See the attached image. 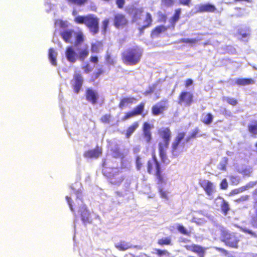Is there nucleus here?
I'll use <instances>...</instances> for the list:
<instances>
[{
  "label": "nucleus",
  "instance_id": "0e129e2a",
  "mask_svg": "<svg viewBox=\"0 0 257 257\" xmlns=\"http://www.w3.org/2000/svg\"><path fill=\"white\" fill-rule=\"evenodd\" d=\"M240 34L243 38H245L249 34V33L248 32V33H242L240 32Z\"/></svg>",
  "mask_w": 257,
  "mask_h": 257
},
{
  "label": "nucleus",
  "instance_id": "49530a36",
  "mask_svg": "<svg viewBox=\"0 0 257 257\" xmlns=\"http://www.w3.org/2000/svg\"><path fill=\"white\" fill-rule=\"evenodd\" d=\"M82 69L85 73H88L92 71L93 68L89 64H87L85 66L83 67Z\"/></svg>",
  "mask_w": 257,
  "mask_h": 257
},
{
  "label": "nucleus",
  "instance_id": "4d7b16f0",
  "mask_svg": "<svg viewBox=\"0 0 257 257\" xmlns=\"http://www.w3.org/2000/svg\"><path fill=\"white\" fill-rule=\"evenodd\" d=\"M180 3L184 5H188L191 0H179Z\"/></svg>",
  "mask_w": 257,
  "mask_h": 257
},
{
  "label": "nucleus",
  "instance_id": "bf43d9fd",
  "mask_svg": "<svg viewBox=\"0 0 257 257\" xmlns=\"http://www.w3.org/2000/svg\"><path fill=\"white\" fill-rule=\"evenodd\" d=\"M253 194L255 200V207H257V189L254 191Z\"/></svg>",
  "mask_w": 257,
  "mask_h": 257
},
{
  "label": "nucleus",
  "instance_id": "09e8293b",
  "mask_svg": "<svg viewBox=\"0 0 257 257\" xmlns=\"http://www.w3.org/2000/svg\"><path fill=\"white\" fill-rule=\"evenodd\" d=\"M55 25L56 26L64 27L65 26V23L61 20H58L55 22Z\"/></svg>",
  "mask_w": 257,
  "mask_h": 257
},
{
  "label": "nucleus",
  "instance_id": "7c9ffc66",
  "mask_svg": "<svg viewBox=\"0 0 257 257\" xmlns=\"http://www.w3.org/2000/svg\"><path fill=\"white\" fill-rule=\"evenodd\" d=\"M181 14V10L178 9L176 10L175 13L173 17L170 19V22L173 27H174L175 23L179 20Z\"/></svg>",
  "mask_w": 257,
  "mask_h": 257
},
{
  "label": "nucleus",
  "instance_id": "f257e3e1",
  "mask_svg": "<svg viewBox=\"0 0 257 257\" xmlns=\"http://www.w3.org/2000/svg\"><path fill=\"white\" fill-rule=\"evenodd\" d=\"M81 187V184L79 182H75L74 184H72L71 186V189L74 194L70 196H66V199L71 210L73 211V202L72 197L75 198V202L74 203V205L75 206H78L79 207V212L81 215L82 220L84 223H89L90 222V213L82 200Z\"/></svg>",
  "mask_w": 257,
  "mask_h": 257
},
{
  "label": "nucleus",
  "instance_id": "412c9836",
  "mask_svg": "<svg viewBox=\"0 0 257 257\" xmlns=\"http://www.w3.org/2000/svg\"><path fill=\"white\" fill-rule=\"evenodd\" d=\"M215 202L217 204L220 205L222 212L226 215L229 210V205L223 198H219L216 199Z\"/></svg>",
  "mask_w": 257,
  "mask_h": 257
},
{
  "label": "nucleus",
  "instance_id": "8fccbe9b",
  "mask_svg": "<svg viewBox=\"0 0 257 257\" xmlns=\"http://www.w3.org/2000/svg\"><path fill=\"white\" fill-rule=\"evenodd\" d=\"M109 119H110V115H107V114H106V115L103 116L101 118L102 121L103 122H105V123L108 122Z\"/></svg>",
  "mask_w": 257,
  "mask_h": 257
},
{
  "label": "nucleus",
  "instance_id": "3c124183",
  "mask_svg": "<svg viewBox=\"0 0 257 257\" xmlns=\"http://www.w3.org/2000/svg\"><path fill=\"white\" fill-rule=\"evenodd\" d=\"M163 4L166 6H170L173 5V0H163Z\"/></svg>",
  "mask_w": 257,
  "mask_h": 257
},
{
  "label": "nucleus",
  "instance_id": "20e7f679",
  "mask_svg": "<svg viewBox=\"0 0 257 257\" xmlns=\"http://www.w3.org/2000/svg\"><path fill=\"white\" fill-rule=\"evenodd\" d=\"M160 135L163 141L159 143L160 157L163 162L168 164L170 161L166 156V152L169 144L171 133L169 128H164L160 131Z\"/></svg>",
  "mask_w": 257,
  "mask_h": 257
},
{
  "label": "nucleus",
  "instance_id": "f03ea898",
  "mask_svg": "<svg viewBox=\"0 0 257 257\" xmlns=\"http://www.w3.org/2000/svg\"><path fill=\"white\" fill-rule=\"evenodd\" d=\"M89 50L87 45L82 47L69 46L66 48L65 56L67 60L70 63H75L77 59L83 61L88 55Z\"/></svg>",
  "mask_w": 257,
  "mask_h": 257
},
{
  "label": "nucleus",
  "instance_id": "9b49d317",
  "mask_svg": "<svg viewBox=\"0 0 257 257\" xmlns=\"http://www.w3.org/2000/svg\"><path fill=\"white\" fill-rule=\"evenodd\" d=\"M200 185L204 189L206 194L210 196L214 192V186L213 184L207 180H200Z\"/></svg>",
  "mask_w": 257,
  "mask_h": 257
},
{
  "label": "nucleus",
  "instance_id": "39448f33",
  "mask_svg": "<svg viewBox=\"0 0 257 257\" xmlns=\"http://www.w3.org/2000/svg\"><path fill=\"white\" fill-rule=\"evenodd\" d=\"M133 21L139 26V29L141 32L149 27L152 22L151 15L147 13L146 15H144L141 9L137 11Z\"/></svg>",
  "mask_w": 257,
  "mask_h": 257
},
{
  "label": "nucleus",
  "instance_id": "4468645a",
  "mask_svg": "<svg viewBox=\"0 0 257 257\" xmlns=\"http://www.w3.org/2000/svg\"><path fill=\"white\" fill-rule=\"evenodd\" d=\"M167 107V101H162L157 103L153 107L152 112L154 114L158 115L166 109Z\"/></svg>",
  "mask_w": 257,
  "mask_h": 257
},
{
  "label": "nucleus",
  "instance_id": "473e14b6",
  "mask_svg": "<svg viewBox=\"0 0 257 257\" xmlns=\"http://www.w3.org/2000/svg\"><path fill=\"white\" fill-rule=\"evenodd\" d=\"M201 40L202 38L200 36H198L197 38L194 39H182L180 41L185 43L195 44Z\"/></svg>",
  "mask_w": 257,
  "mask_h": 257
},
{
  "label": "nucleus",
  "instance_id": "e433bc0d",
  "mask_svg": "<svg viewBox=\"0 0 257 257\" xmlns=\"http://www.w3.org/2000/svg\"><path fill=\"white\" fill-rule=\"evenodd\" d=\"M176 227L180 233L187 235L189 234L190 232L182 225L176 224Z\"/></svg>",
  "mask_w": 257,
  "mask_h": 257
},
{
  "label": "nucleus",
  "instance_id": "6ab92c4d",
  "mask_svg": "<svg viewBox=\"0 0 257 257\" xmlns=\"http://www.w3.org/2000/svg\"><path fill=\"white\" fill-rule=\"evenodd\" d=\"M144 103H141L140 105L137 106L133 111L127 113L124 116V119H127L136 115L141 114L144 110Z\"/></svg>",
  "mask_w": 257,
  "mask_h": 257
},
{
  "label": "nucleus",
  "instance_id": "37998d69",
  "mask_svg": "<svg viewBox=\"0 0 257 257\" xmlns=\"http://www.w3.org/2000/svg\"><path fill=\"white\" fill-rule=\"evenodd\" d=\"M143 161L140 157L138 156L136 159V166L138 170H140L143 165Z\"/></svg>",
  "mask_w": 257,
  "mask_h": 257
},
{
  "label": "nucleus",
  "instance_id": "f3484780",
  "mask_svg": "<svg viewBox=\"0 0 257 257\" xmlns=\"http://www.w3.org/2000/svg\"><path fill=\"white\" fill-rule=\"evenodd\" d=\"M196 8L198 9L197 12L200 13L213 12L216 10L214 6L209 4L198 5Z\"/></svg>",
  "mask_w": 257,
  "mask_h": 257
},
{
  "label": "nucleus",
  "instance_id": "423d86ee",
  "mask_svg": "<svg viewBox=\"0 0 257 257\" xmlns=\"http://www.w3.org/2000/svg\"><path fill=\"white\" fill-rule=\"evenodd\" d=\"M75 21L78 24H85L93 34H96L98 32V19L92 16L86 17L78 16L75 17Z\"/></svg>",
  "mask_w": 257,
  "mask_h": 257
},
{
  "label": "nucleus",
  "instance_id": "5fc2aeb1",
  "mask_svg": "<svg viewBox=\"0 0 257 257\" xmlns=\"http://www.w3.org/2000/svg\"><path fill=\"white\" fill-rule=\"evenodd\" d=\"M160 195L162 198L167 199V193L165 191H164L163 190H160Z\"/></svg>",
  "mask_w": 257,
  "mask_h": 257
},
{
  "label": "nucleus",
  "instance_id": "7ed1b4c3",
  "mask_svg": "<svg viewBox=\"0 0 257 257\" xmlns=\"http://www.w3.org/2000/svg\"><path fill=\"white\" fill-rule=\"evenodd\" d=\"M142 54V49L138 47L128 49L122 53V59L126 64L134 65L140 61Z\"/></svg>",
  "mask_w": 257,
  "mask_h": 257
},
{
  "label": "nucleus",
  "instance_id": "9d476101",
  "mask_svg": "<svg viewBox=\"0 0 257 257\" xmlns=\"http://www.w3.org/2000/svg\"><path fill=\"white\" fill-rule=\"evenodd\" d=\"M193 95L189 92H182L180 95L178 103L180 105H190L192 101Z\"/></svg>",
  "mask_w": 257,
  "mask_h": 257
},
{
  "label": "nucleus",
  "instance_id": "72a5a7b5",
  "mask_svg": "<svg viewBox=\"0 0 257 257\" xmlns=\"http://www.w3.org/2000/svg\"><path fill=\"white\" fill-rule=\"evenodd\" d=\"M237 171L244 176H249L251 172L250 169L247 168L246 167L243 166L239 167L237 169Z\"/></svg>",
  "mask_w": 257,
  "mask_h": 257
},
{
  "label": "nucleus",
  "instance_id": "338daca9",
  "mask_svg": "<svg viewBox=\"0 0 257 257\" xmlns=\"http://www.w3.org/2000/svg\"><path fill=\"white\" fill-rule=\"evenodd\" d=\"M123 180V178L121 177V178L119 180V181H117V182H113V181H111V182L112 183H115V184H117V183H120L122 180Z\"/></svg>",
  "mask_w": 257,
  "mask_h": 257
},
{
  "label": "nucleus",
  "instance_id": "1a4fd4ad",
  "mask_svg": "<svg viewBox=\"0 0 257 257\" xmlns=\"http://www.w3.org/2000/svg\"><path fill=\"white\" fill-rule=\"evenodd\" d=\"M83 83V79L82 76L78 73H75L73 79L71 80V84L75 93L79 92Z\"/></svg>",
  "mask_w": 257,
  "mask_h": 257
},
{
  "label": "nucleus",
  "instance_id": "13d9d810",
  "mask_svg": "<svg viewBox=\"0 0 257 257\" xmlns=\"http://www.w3.org/2000/svg\"><path fill=\"white\" fill-rule=\"evenodd\" d=\"M235 80H236V78L235 79H230L229 80H228L227 82L228 83V84L230 85H234L236 84V83H235Z\"/></svg>",
  "mask_w": 257,
  "mask_h": 257
},
{
  "label": "nucleus",
  "instance_id": "5701e85b",
  "mask_svg": "<svg viewBox=\"0 0 257 257\" xmlns=\"http://www.w3.org/2000/svg\"><path fill=\"white\" fill-rule=\"evenodd\" d=\"M235 83L239 86H245L253 84L254 81L252 79L248 78H236Z\"/></svg>",
  "mask_w": 257,
  "mask_h": 257
},
{
  "label": "nucleus",
  "instance_id": "ea45409f",
  "mask_svg": "<svg viewBox=\"0 0 257 257\" xmlns=\"http://www.w3.org/2000/svg\"><path fill=\"white\" fill-rule=\"evenodd\" d=\"M224 100L233 106L236 105L237 103V100L235 99L229 97H224Z\"/></svg>",
  "mask_w": 257,
  "mask_h": 257
},
{
  "label": "nucleus",
  "instance_id": "052dcab7",
  "mask_svg": "<svg viewBox=\"0 0 257 257\" xmlns=\"http://www.w3.org/2000/svg\"><path fill=\"white\" fill-rule=\"evenodd\" d=\"M193 83V80L192 79H188L186 80V87H188L189 86H190L191 85H192Z\"/></svg>",
  "mask_w": 257,
  "mask_h": 257
},
{
  "label": "nucleus",
  "instance_id": "c756f323",
  "mask_svg": "<svg viewBox=\"0 0 257 257\" xmlns=\"http://www.w3.org/2000/svg\"><path fill=\"white\" fill-rule=\"evenodd\" d=\"M253 185V184H252L251 185L249 183L245 186H243V187H240L239 188L235 189L232 190V191L231 192V194L232 195H233V194H237L240 193L242 192L243 191L247 190L249 187H252Z\"/></svg>",
  "mask_w": 257,
  "mask_h": 257
},
{
  "label": "nucleus",
  "instance_id": "774afa93",
  "mask_svg": "<svg viewBox=\"0 0 257 257\" xmlns=\"http://www.w3.org/2000/svg\"><path fill=\"white\" fill-rule=\"evenodd\" d=\"M217 249L219 250H221L222 252L223 253H225V255H226V251L225 250H224V249H222V248H217Z\"/></svg>",
  "mask_w": 257,
  "mask_h": 257
},
{
  "label": "nucleus",
  "instance_id": "a878e982",
  "mask_svg": "<svg viewBox=\"0 0 257 257\" xmlns=\"http://www.w3.org/2000/svg\"><path fill=\"white\" fill-rule=\"evenodd\" d=\"M75 38V46L76 47H82L84 45H81V43H82L83 41V34L81 32L75 33V36H74Z\"/></svg>",
  "mask_w": 257,
  "mask_h": 257
},
{
  "label": "nucleus",
  "instance_id": "6e6d98bb",
  "mask_svg": "<svg viewBox=\"0 0 257 257\" xmlns=\"http://www.w3.org/2000/svg\"><path fill=\"white\" fill-rule=\"evenodd\" d=\"M248 196L247 195L242 196L241 197H240L239 198H238L237 200V201L238 202H242V201L247 200L248 199Z\"/></svg>",
  "mask_w": 257,
  "mask_h": 257
},
{
  "label": "nucleus",
  "instance_id": "864d4df0",
  "mask_svg": "<svg viewBox=\"0 0 257 257\" xmlns=\"http://www.w3.org/2000/svg\"><path fill=\"white\" fill-rule=\"evenodd\" d=\"M124 4V0H116V4L119 8H122Z\"/></svg>",
  "mask_w": 257,
  "mask_h": 257
},
{
  "label": "nucleus",
  "instance_id": "bb28decb",
  "mask_svg": "<svg viewBox=\"0 0 257 257\" xmlns=\"http://www.w3.org/2000/svg\"><path fill=\"white\" fill-rule=\"evenodd\" d=\"M213 115L209 113H203L201 117V121L206 124H210L213 120Z\"/></svg>",
  "mask_w": 257,
  "mask_h": 257
},
{
  "label": "nucleus",
  "instance_id": "2f4dec72",
  "mask_svg": "<svg viewBox=\"0 0 257 257\" xmlns=\"http://www.w3.org/2000/svg\"><path fill=\"white\" fill-rule=\"evenodd\" d=\"M134 100L135 99L134 98H124L121 100L119 103V107L121 108H123L127 104L133 103Z\"/></svg>",
  "mask_w": 257,
  "mask_h": 257
},
{
  "label": "nucleus",
  "instance_id": "cd10ccee",
  "mask_svg": "<svg viewBox=\"0 0 257 257\" xmlns=\"http://www.w3.org/2000/svg\"><path fill=\"white\" fill-rule=\"evenodd\" d=\"M227 163L228 158L227 157H223L218 164L217 168L220 170L225 171Z\"/></svg>",
  "mask_w": 257,
  "mask_h": 257
},
{
  "label": "nucleus",
  "instance_id": "e2e57ef3",
  "mask_svg": "<svg viewBox=\"0 0 257 257\" xmlns=\"http://www.w3.org/2000/svg\"><path fill=\"white\" fill-rule=\"evenodd\" d=\"M91 61L93 63H96L98 61V58L96 56H92L91 57Z\"/></svg>",
  "mask_w": 257,
  "mask_h": 257
},
{
  "label": "nucleus",
  "instance_id": "2eb2a0df",
  "mask_svg": "<svg viewBox=\"0 0 257 257\" xmlns=\"http://www.w3.org/2000/svg\"><path fill=\"white\" fill-rule=\"evenodd\" d=\"M185 247L188 250L198 253L199 257H204L205 248H203L201 246L195 244H191L185 245Z\"/></svg>",
  "mask_w": 257,
  "mask_h": 257
},
{
  "label": "nucleus",
  "instance_id": "dca6fc26",
  "mask_svg": "<svg viewBox=\"0 0 257 257\" xmlns=\"http://www.w3.org/2000/svg\"><path fill=\"white\" fill-rule=\"evenodd\" d=\"M185 136V134L184 133H180L176 137L174 142L172 144V154L174 156H176L178 155V153L176 150L178 147L179 144L180 143L181 141L184 139Z\"/></svg>",
  "mask_w": 257,
  "mask_h": 257
},
{
  "label": "nucleus",
  "instance_id": "680f3d73",
  "mask_svg": "<svg viewBox=\"0 0 257 257\" xmlns=\"http://www.w3.org/2000/svg\"><path fill=\"white\" fill-rule=\"evenodd\" d=\"M203 215L205 216L208 219L212 220H213V216L208 213L204 214Z\"/></svg>",
  "mask_w": 257,
  "mask_h": 257
},
{
  "label": "nucleus",
  "instance_id": "4be33fe9",
  "mask_svg": "<svg viewBox=\"0 0 257 257\" xmlns=\"http://www.w3.org/2000/svg\"><path fill=\"white\" fill-rule=\"evenodd\" d=\"M115 246L119 250H125L131 247L132 245L131 243L121 240L115 244Z\"/></svg>",
  "mask_w": 257,
  "mask_h": 257
},
{
  "label": "nucleus",
  "instance_id": "603ef678",
  "mask_svg": "<svg viewBox=\"0 0 257 257\" xmlns=\"http://www.w3.org/2000/svg\"><path fill=\"white\" fill-rule=\"evenodd\" d=\"M109 23V20L108 19L105 20L103 22V30L105 32Z\"/></svg>",
  "mask_w": 257,
  "mask_h": 257
},
{
  "label": "nucleus",
  "instance_id": "f8f14e48",
  "mask_svg": "<svg viewBox=\"0 0 257 257\" xmlns=\"http://www.w3.org/2000/svg\"><path fill=\"white\" fill-rule=\"evenodd\" d=\"M101 149L97 147L95 149L85 152L83 156L88 159H96L101 155Z\"/></svg>",
  "mask_w": 257,
  "mask_h": 257
},
{
  "label": "nucleus",
  "instance_id": "4c0bfd02",
  "mask_svg": "<svg viewBox=\"0 0 257 257\" xmlns=\"http://www.w3.org/2000/svg\"><path fill=\"white\" fill-rule=\"evenodd\" d=\"M230 182L234 185L238 184L240 180V178L238 176L231 175L229 176Z\"/></svg>",
  "mask_w": 257,
  "mask_h": 257
},
{
  "label": "nucleus",
  "instance_id": "c03bdc74",
  "mask_svg": "<svg viewBox=\"0 0 257 257\" xmlns=\"http://www.w3.org/2000/svg\"><path fill=\"white\" fill-rule=\"evenodd\" d=\"M198 131H199L198 128H195V130L192 132L191 136L186 138V143L188 142L191 139L195 138L196 137V135L198 134Z\"/></svg>",
  "mask_w": 257,
  "mask_h": 257
},
{
  "label": "nucleus",
  "instance_id": "6e6552de",
  "mask_svg": "<svg viewBox=\"0 0 257 257\" xmlns=\"http://www.w3.org/2000/svg\"><path fill=\"white\" fill-rule=\"evenodd\" d=\"M148 172L150 174L156 175L158 178L160 177L161 173L160 165L155 156L148 162Z\"/></svg>",
  "mask_w": 257,
  "mask_h": 257
},
{
  "label": "nucleus",
  "instance_id": "c9c22d12",
  "mask_svg": "<svg viewBox=\"0 0 257 257\" xmlns=\"http://www.w3.org/2000/svg\"><path fill=\"white\" fill-rule=\"evenodd\" d=\"M248 131L252 135L257 134V122H255L253 124H250L248 125Z\"/></svg>",
  "mask_w": 257,
  "mask_h": 257
},
{
  "label": "nucleus",
  "instance_id": "a211bd4d",
  "mask_svg": "<svg viewBox=\"0 0 257 257\" xmlns=\"http://www.w3.org/2000/svg\"><path fill=\"white\" fill-rule=\"evenodd\" d=\"M61 36L66 43L73 42V38L75 36V32L73 30H65L61 33Z\"/></svg>",
  "mask_w": 257,
  "mask_h": 257
},
{
  "label": "nucleus",
  "instance_id": "0eeeda50",
  "mask_svg": "<svg viewBox=\"0 0 257 257\" xmlns=\"http://www.w3.org/2000/svg\"><path fill=\"white\" fill-rule=\"evenodd\" d=\"M221 235L225 244L230 247H237L239 239L234 233H228L223 227L221 229Z\"/></svg>",
  "mask_w": 257,
  "mask_h": 257
},
{
  "label": "nucleus",
  "instance_id": "c85d7f7f",
  "mask_svg": "<svg viewBox=\"0 0 257 257\" xmlns=\"http://www.w3.org/2000/svg\"><path fill=\"white\" fill-rule=\"evenodd\" d=\"M139 123L138 122H134L131 126H130L127 130L126 136L128 138L135 131V130L138 127Z\"/></svg>",
  "mask_w": 257,
  "mask_h": 257
},
{
  "label": "nucleus",
  "instance_id": "aec40b11",
  "mask_svg": "<svg viewBox=\"0 0 257 257\" xmlns=\"http://www.w3.org/2000/svg\"><path fill=\"white\" fill-rule=\"evenodd\" d=\"M126 23V20L124 16L121 14L116 15L114 18V25L118 28L123 26Z\"/></svg>",
  "mask_w": 257,
  "mask_h": 257
},
{
  "label": "nucleus",
  "instance_id": "79ce46f5",
  "mask_svg": "<svg viewBox=\"0 0 257 257\" xmlns=\"http://www.w3.org/2000/svg\"><path fill=\"white\" fill-rule=\"evenodd\" d=\"M166 30V28L164 26H161L157 27L155 29V30L153 32V34L154 35H155V34L158 35V34H160L162 32H165Z\"/></svg>",
  "mask_w": 257,
  "mask_h": 257
},
{
  "label": "nucleus",
  "instance_id": "58836bf2",
  "mask_svg": "<svg viewBox=\"0 0 257 257\" xmlns=\"http://www.w3.org/2000/svg\"><path fill=\"white\" fill-rule=\"evenodd\" d=\"M192 221L197 224L201 225L204 223L206 220L203 218H197L194 217L192 219Z\"/></svg>",
  "mask_w": 257,
  "mask_h": 257
},
{
  "label": "nucleus",
  "instance_id": "ddd939ff",
  "mask_svg": "<svg viewBox=\"0 0 257 257\" xmlns=\"http://www.w3.org/2000/svg\"><path fill=\"white\" fill-rule=\"evenodd\" d=\"M86 99L89 102L93 104H95L97 102L98 94L96 91L91 89H88L86 91Z\"/></svg>",
  "mask_w": 257,
  "mask_h": 257
},
{
  "label": "nucleus",
  "instance_id": "b1692460",
  "mask_svg": "<svg viewBox=\"0 0 257 257\" xmlns=\"http://www.w3.org/2000/svg\"><path fill=\"white\" fill-rule=\"evenodd\" d=\"M57 52L53 48L50 49L48 54L49 59L51 63L54 66H56L57 64Z\"/></svg>",
  "mask_w": 257,
  "mask_h": 257
},
{
  "label": "nucleus",
  "instance_id": "a18cd8bd",
  "mask_svg": "<svg viewBox=\"0 0 257 257\" xmlns=\"http://www.w3.org/2000/svg\"><path fill=\"white\" fill-rule=\"evenodd\" d=\"M228 187V183L226 179H223L220 183V187L222 189H226Z\"/></svg>",
  "mask_w": 257,
  "mask_h": 257
},
{
  "label": "nucleus",
  "instance_id": "de8ad7c7",
  "mask_svg": "<svg viewBox=\"0 0 257 257\" xmlns=\"http://www.w3.org/2000/svg\"><path fill=\"white\" fill-rule=\"evenodd\" d=\"M100 46V44H93L92 45L91 49L93 52H97L98 51V47Z\"/></svg>",
  "mask_w": 257,
  "mask_h": 257
},
{
  "label": "nucleus",
  "instance_id": "393cba45",
  "mask_svg": "<svg viewBox=\"0 0 257 257\" xmlns=\"http://www.w3.org/2000/svg\"><path fill=\"white\" fill-rule=\"evenodd\" d=\"M150 125L148 123H144L143 127L144 134L146 139V141L148 142H149L151 139V135L150 132Z\"/></svg>",
  "mask_w": 257,
  "mask_h": 257
},
{
  "label": "nucleus",
  "instance_id": "f704fd0d",
  "mask_svg": "<svg viewBox=\"0 0 257 257\" xmlns=\"http://www.w3.org/2000/svg\"><path fill=\"white\" fill-rule=\"evenodd\" d=\"M171 237L170 236L163 237L159 239L158 243L160 245H169L171 244Z\"/></svg>",
  "mask_w": 257,
  "mask_h": 257
},
{
  "label": "nucleus",
  "instance_id": "a19ab883",
  "mask_svg": "<svg viewBox=\"0 0 257 257\" xmlns=\"http://www.w3.org/2000/svg\"><path fill=\"white\" fill-rule=\"evenodd\" d=\"M156 254L160 257H169V253L167 250H162L160 249H156Z\"/></svg>",
  "mask_w": 257,
  "mask_h": 257
},
{
  "label": "nucleus",
  "instance_id": "69168bd1",
  "mask_svg": "<svg viewBox=\"0 0 257 257\" xmlns=\"http://www.w3.org/2000/svg\"><path fill=\"white\" fill-rule=\"evenodd\" d=\"M234 154V153L233 152H231V151H227L226 152V155L228 156H232V155H233Z\"/></svg>",
  "mask_w": 257,
  "mask_h": 257
}]
</instances>
